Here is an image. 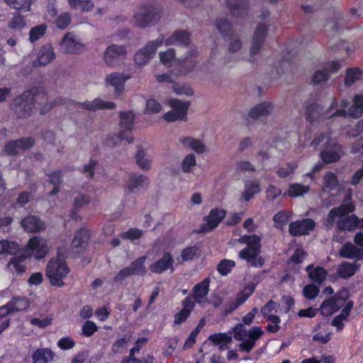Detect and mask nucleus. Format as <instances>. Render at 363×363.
Returning a JSON list of instances; mask_svg holds the SVG:
<instances>
[{"label": "nucleus", "instance_id": "nucleus-29", "mask_svg": "<svg viewBox=\"0 0 363 363\" xmlns=\"http://www.w3.org/2000/svg\"><path fill=\"white\" fill-rule=\"evenodd\" d=\"M21 225L28 233H37L45 229L44 223L35 216H28L23 218Z\"/></svg>", "mask_w": 363, "mask_h": 363}, {"label": "nucleus", "instance_id": "nucleus-45", "mask_svg": "<svg viewBox=\"0 0 363 363\" xmlns=\"http://www.w3.org/2000/svg\"><path fill=\"white\" fill-rule=\"evenodd\" d=\"M339 255L341 257L355 259L359 257V250L351 242H347L340 249Z\"/></svg>", "mask_w": 363, "mask_h": 363}, {"label": "nucleus", "instance_id": "nucleus-48", "mask_svg": "<svg viewBox=\"0 0 363 363\" xmlns=\"http://www.w3.org/2000/svg\"><path fill=\"white\" fill-rule=\"evenodd\" d=\"M11 313L22 311L29 306V301L25 298H13L9 303Z\"/></svg>", "mask_w": 363, "mask_h": 363}, {"label": "nucleus", "instance_id": "nucleus-16", "mask_svg": "<svg viewBox=\"0 0 363 363\" xmlns=\"http://www.w3.org/2000/svg\"><path fill=\"white\" fill-rule=\"evenodd\" d=\"M84 47L82 40L73 33H67L60 43V50L65 53H79Z\"/></svg>", "mask_w": 363, "mask_h": 363}, {"label": "nucleus", "instance_id": "nucleus-32", "mask_svg": "<svg viewBox=\"0 0 363 363\" xmlns=\"http://www.w3.org/2000/svg\"><path fill=\"white\" fill-rule=\"evenodd\" d=\"M256 285L254 283L247 284L245 287L240 291L236 296L235 301L232 303L228 311L235 310L239 306L245 303L248 298L252 294L255 289Z\"/></svg>", "mask_w": 363, "mask_h": 363}, {"label": "nucleus", "instance_id": "nucleus-59", "mask_svg": "<svg viewBox=\"0 0 363 363\" xmlns=\"http://www.w3.org/2000/svg\"><path fill=\"white\" fill-rule=\"evenodd\" d=\"M208 339L216 345L229 344L232 342L231 335L221 333L211 335Z\"/></svg>", "mask_w": 363, "mask_h": 363}, {"label": "nucleus", "instance_id": "nucleus-60", "mask_svg": "<svg viewBox=\"0 0 363 363\" xmlns=\"http://www.w3.org/2000/svg\"><path fill=\"white\" fill-rule=\"evenodd\" d=\"M361 77V71L358 68H352L347 69L345 79L347 86L352 85L355 81L358 80Z\"/></svg>", "mask_w": 363, "mask_h": 363}, {"label": "nucleus", "instance_id": "nucleus-22", "mask_svg": "<svg viewBox=\"0 0 363 363\" xmlns=\"http://www.w3.org/2000/svg\"><path fill=\"white\" fill-rule=\"evenodd\" d=\"M130 78V74L113 72L106 77V82L114 88L116 93L121 94L124 90L125 83Z\"/></svg>", "mask_w": 363, "mask_h": 363}, {"label": "nucleus", "instance_id": "nucleus-37", "mask_svg": "<svg viewBox=\"0 0 363 363\" xmlns=\"http://www.w3.org/2000/svg\"><path fill=\"white\" fill-rule=\"evenodd\" d=\"M352 307L353 302L352 301H347L342 309L341 313L333 320L332 325L335 327L338 330H341L344 327L343 320L349 317Z\"/></svg>", "mask_w": 363, "mask_h": 363}, {"label": "nucleus", "instance_id": "nucleus-4", "mask_svg": "<svg viewBox=\"0 0 363 363\" xmlns=\"http://www.w3.org/2000/svg\"><path fill=\"white\" fill-rule=\"evenodd\" d=\"M238 242L245 244L246 247L240 250L238 257L255 267L263 266L264 259L259 256L261 252V238L257 235H245L241 236Z\"/></svg>", "mask_w": 363, "mask_h": 363}, {"label": "nucleus", "instance_id": "nucleus-12", "mask_svg": "<svg viewBox=\"0 0 363 363\" xmlns=\"http://www.w3.org/2000/svg\"><path fill=\"white\" fill-rule=\"evenodd\" d=\"M164 37L160 36L157 39L150 41L147 45L138 50L134 57L138 65L144 66L155 56L157 50L162 45Z\"/></svg>", "mask_w": 363, "mask_h": 363}, {"label": "nucleus", "instance_id": "nucleus-19", "mask_svg": "<svg viewBox=\"0 0 363 363\" xmlns=\"http://www.w3.org/2000/svg\"><path fill=\"white\" fill-rule=\"evenodd\" d=\"M56 55L51 44L43 45L38 50L37 58L33 60L34 67H45L54 61Z\"/></svg>", "mask_w": 363, "mask_h": 363}, {"label": "nucleus", "instance_id": "nucleus-43", "mask_svg": "<svg viewBox=\"0 0 363 363\" xmlns=\"http://www.w3.org/2000/svg\"><path fill=\"white\" fill-rule=\"evenodd\" d=\"M146 259V256H142L131 262L128 267L133 275L144 276L147 274L145 265Z\"/></svg>", "mask_w": 363, "mask_h": 363}, {"label": "nucleus", "instance_id": "nucleus-5", "mask_svg": "<svg viewBox=\"0 0 363 363\" xmlns=\"http://www.w3.org/2000/svg\"><path fill=\"white\" fill-rule=\"evenodd\" d=\"M196 49L190 48L186 55L184 57L177 59L174 49L169 48L159 54L161 62L169 67H179L181 74H186L191 71L196 65L194 55L196 54Z\"/></svg>", "mask_w": 363, "mask_h": 363}, {"label": "nucleus", "instance_id": "nucleus-61", "mask_svg": "<svg viewBox=\"0 0 363 363\" xmlns=\"http://www.w3.org/2000/svg\"><path fill=\"white\" fill-rule=\"evenodd\" d=\"M143 235V232L138 228H130L128 230L121 233V238L123 239H127L130 241H135L138 240Z\"/></svg>", "mask_w": 363, "mask_h": 363}, {"label": "nucleus", "instance_id": "nucleus-49", "mask_svg": "<svg viewBox=\"0 0 363 363\" xmlns=\"http://www.w3.org/2000/svg\"><path fill=\"white\" fill-rule=\"evenodd\" d=\"M196 165V158L194 154L189 153L186 155L182 161L181 168L184 173H189L192 172Z\"/></svg>", "mask_w": 363, "mask_h": 363}, {"label": "nucleus", "instance_id": "nucleus-14", "mask_svg": "<svg viewBox=\"0 0 363 363\" xmlns=\"http://www.w3.org/2000/svg\"><path fill=\"white\" fill-rule=\"evenodd\" d=\"M347 298V291H342L333 297L325 300L320 307V312L325 316L331 315L344 308L345 303Z\"/></svg>", "mask_w": 363, "mask_h": 363}, {"label": "nucleus", "instance_id": "nucleus-54", "mask_svg": "<svg viewBox=\"0 0 363 363\" xmlns=\"http://www.w3.org/2000/svg\"><path fill=\"white\" fill-rule=\"evenodd\" d=\"M162 109V104L155 99L150 98L146 101L145 112L147 114L160 113Z\"/></svg>", "mask_w": 363, "mask_h": 363}, {"label": "nucleus", "instance_id": "nucleus-44", "mask_svg": "<svg viewBox=\"0 0 363 363\" xmlns=\"http://www.w3.org/2000/svg\"><path fill=\"white\" fill-rule=\"evenodd\" d=\"M309 190L310 187L308 185L293 183L289 184V189L284 194L291 197H298L306 194Z\"/></svg>", "mask_w": 363, "mask_h": 363}, {"label": "nucleus", "instance_id": "nucleus-6", "mask_svg": "<svg viewBox=\"0 0 363 363\" xmlns=\"http://www.w3.org/2000/svg\"><path fill=\"white\" fill-rule=\"evenodd\" d=\"M235 340L240 342L238 347L240 352L249 353L255 347L256 341L263 335V330L257 326L246 330L242 324H237L233 328Z\"/></svg>", "mask_w": 363, "mask_h": 363}, {"label": "nucleus", "instance_id": "nucleus-24", "mask_svg": "<svg viewBox=\"0 0 363 363\" xmlns=\"http://www.w3.org/2000/svg\"><path fill=\"white\" fill-rule=\"evenodd\" d=\"M174 259L170 253L166 252L157 261L150 266V269L152 273L162 274L167 269L174 270Z\"/></svg>", "mask_w": 363, "mask_h": 363}, {"label": "nucleus", "instance_id": "nucleus-42", "mask_svg": "<svg viewBox=\"0 0 363 363\" xmlns=\"http://www.w3.org/2000/svg\"><path fill=\"white\" fill-rule=\"evenodd\" d=\"M28 257L22 252L20 256L12 257L8 263V267L10 270H15L18 274H22L26 271V266L23 262Z\"/></svg>", "mask_w": 363, "mask_h": 363}, {"label": "nucleus", "instance_id": "nucleus-36", "mask_svg": "<svg viewBox=\"0 0 363 363\" xmlns=\"http://www.w3.org/2000/svg\"><path fill=\"white\" fill-rule=\"evenodd\" d=\"M310 279L314 281L318 284H321L325 279L328 272L321 267H315L313 264L307 266L306 269Z\"/></svg>", "mask_w": 363, "mask_h": 363}, {"label": "nucleus", "instance_id": "nucleus-31", "mask_svg": "<svg viewBox=\"0 0 363 363\" xmlns=\"http://www.w3.org/2000/svg\"><path fill=\"white\" fill-rule=\"evenodd\" d=\"M89 239V231L82 228L77 231L72 241V247L76 252H81L86 245Z\"/></svg>", "mask_w": 363, "mask_h": 363}, {"label": "nucleus", "instance_id": "nucleus-35", "mask_svg": "<svg viewBox=\"0 0 363 363\" xmlns=\"http://www.w3.org/2000/svg\"><path fill=\"white\" fill-rule=\"evenodd\" d=\"M135 162L142 170L149 171L152 167L153 158L146 151L140 149L135 155Z\"/></svg>", "mask_w": 363, "mask_h": 363}, {"label": "nucleus", "instance_id": "nucleus-18", "mask_svg": "<svg viewBox=\"0 0 363 363\" xmlns=\"http://www.w3.org/2000/svg\"><path fill=\"white\" fill-rule=\"evenodd\" d=\"M315 223L311 218H305L291 222L289 224V232L293 236L308 235L315 228Z\"/></svg>", "mask_w": 363, "mask_h": 363}, {"label": "nucleus", "instance_id": "nucleus-55", "mask_svg": "<svg viewBox=\"0 0 363 363\" xmlns=\"http://www.w3.org/2000/svg\"><path fill=\"white\" fill-rule=\"evenodd\" d=\"M11 7L17 9L28 11L30 10L32 0H4Z\"/></svg>", "mask_w": 363, "mask_h": 363}, {"label": "nucleus", "instance_id": "nucleus-13", "mask_svg": "<svg viewBox=\"0 0 363 363\" xmlns=\"http://www.w3.org/2000/svg\"><path fill=\"white\" fill-rule=\"evenodd\" d=\"M167 104L172 109L162 116L163 119L167 122L182 120L186 115L189 107V102L178 99H169Z\"/></svg>", "mask_w": 363, "mask_h": 363}, {"label": "nucleus", "instance_id": "nucleus-9", "mask_svg": "<svg viewBox=\"0 0 363 363\" xmlns=\"http://www.w3.org/2000/svg\"><path fill=\"white\" fill-rule=\"evenodd\" d=\"M69 269L65 261V259L60 255L51 259L46 269V274L50 279V284L53 286H62L64 285L63 279L66 277Z\"/></svg>", "mask_w": 363, "mask_h": 363}, {"label": "nucleus", "instance_id": "nucleus-41", "mask_svg": "<svg viewBox=\"0 0 363 363\" xmlns=\"http://www.w3.org/2000/svg\"><path fill=\"white\" fill-rule=\"evenodd\" d=\"M53 359V352L49 348L37 350L33 354V363H49Z\"/></svg>", "mask_w": 363, "mask_h": 363}, {"label": "nucleus", "instance_id": "nucleus-11", "mask_svg": "<svg viewBox=\"0 0 363 363\" xmlns=\"http://www.w3.org/2000/svg\"><path fill=\"white\" fill-rule=\"evenodd\" d=\"M49 247L46 239L38 236H33L28 240L22 252L28 258L33 256L35 259H40L46 256Z\"/></svg>", "mask_w": 363, "mask_h": 363}, {"label": "nucleus", "instance_id": "nucleus-39", "mask_svg": "<svg viewBox=\"0 0 363 363\" xmlns=\"http://www.w3.org/2000/svg\"><path fill=\"white\" fill-rule=\"evenodd\" d=\"M20 250V245L9 240H0V255H13Z\"/></svg>", "mask_w": 363, "mask_h": 363}, {"label": "nucleus", "instance_id": "nucleus-58", "mask_svg": "<svg viewBox=\"0 0 363 363\" xmlns=\"http://www.w3.org/2000/svg\"><path fill=\"white\" fill-rule=\"evenodd\" d=\"M235 266V262L231 259H223L221 260L217 266V269L218 272L223 275L225 276L231 269Z\"/></svg>", "mask_w": 363, "mask_h": 363}, {"label": "nucleus", "instance_id": "nucleus-57", "mask_svg": "<svg viewBox=\"0 0 363 363\" xmlns=\"http://www.w3.org/2000/svg\"><path fill=\"white\" fill-rule=\"evenodd\" d=\"M172 84V89L174 91L175 94L178 95H186V96H191L193 94V90L191 88L185 83H178L174 82L173 81Z\"/></svg>", "mask_w": 363, "mask_h": 363}, {"label": "nucleus", "instance_id": "nucleus-3", "mask_svg": "<svg viewBox=\"0 0 363 363\" xmlns=\"http://www.w3.org/2000/svg\"><path fill=\"white\" fill-rule=\"evenodd\" d=\"M354 210V204L350 201H345L340 206L330 210L328 217V224L337 221L340 230L352 231L358 226L359 218L356 215L347 216Z\"/></svg>", "mask_w": 363, "mask_h": 363}, {"label": "nucleus", "instance_id": "nucleus-63", "mask_svg": "<svg viewBox=\"0 0 363 363\" xmlns=\"http://www.w3.org/2000/svg\"><path fill=\"white\" fill-rule=\"evenodd\" d=\"M91 201L90 197L84 194H79L74 198L73 208L74 209H79L83 206L89 204Z\"/></svg>", "mask_w": 363, "mask_h": 363}, {"label": "nucleus", "instance_id": "nucleus-10", "mask_svg": "<svg viewBox=\"0 0 363 363\" xmlns=\"http://www.w3.org/2000/svg\"><path fill=\"white\" fill-rule=\"evenodd\" d=\"M162 16V10L155 6H143L135 13L134 24L140 28L150 26L157 23Z\"/></svg>", "mask_w": 363, "mask_h": 363}, {"label": "nucleus", "instance_id": "nucleus-28", "mask_svg": "<svg viewBox=\"0 0 363 363\" xmlns=\"http://www.w3.org/2000/svg\"><path fill=\"white\" fill-rule=\"evenodd\" d=\"M231 13L237 17L242 18L247 14V0H225Z\"/></svg>", "mask_w": 363, "mask_h": 363}, {"label": "nucleus", "instance_id": "nucleus-23", "mask_svg": "<svg viewBox=\"0 0 363 363\" xmlns=\"http://www.w3.org/2000/svg\"><path fill=\"white\" fill-rule=\"evenodd\" d=\"M225 216V211L223 209L214 208L210 211L207 216L206 223L202 226L203 232H208L216 228Z\"/></svg>", "mask_w": 363, "mask_h": 363}, {"label": "nucleus", "instance_id": "nucleus-8", "mask_svg": "<svg viewBox=\"0 0 363 363\" xmlns=\"http://www.w3.org/2000/svg\"><path fill=\"white\" fill-rule=\"evenodd\" d=\"M119 116L121 131L108 139V144L109 145H118L123 140L126 141L128 144L133 142V138L130 134V130L134 127L135 115L133 112L131 111H121Z\"/></svg>", "mask_w": 363, "mask_h": 363}, {"label": "nucleus", "instance_id": "nucleus-30", "mask_svg": "<svg viewBox=\"0 0 363 363\" xmlns=\"http://www.w3.org/2000/svg\"><path fill=\"white\" fill-rule=\"evenodd\" d=\"M261 192L260 184L257 181L248 180L245 182V186L240 195V199L247 202Z\"/></svg>", "mask_w": 363, "mask_h": 363}, {"label": "nucleus", "instance_id": "nucleus-21", "mask_svg": "<svg viewBox=\"0 0 363 363\" xmlns=\"http://www.w3.org/2000/svg\"><path fill=\"white\" fill-rule=\"evenodd\" d=\"M150 179L143 174H133L129 177L126 188L130 192L139 191L145 189L150 184Z\"/></svg>", "mask_w": 363, "mask_h": 363}, {"label": "nucleus", "instance_id": "nucleus-26", "mask_svg": "<svg viewBox=\"0 0 363 363\" xmlns=\"http://www.w3.org/2000/svg\"><path fill=\"white\" fill-rule=\"evenodd\" d=\"M267 33V27L264 24H260L256 28L250 48V54L252 55L258 53L260 50Z\"/></svg>", "mask_w": 363, "mask_h": 363}, {"label": "nucleus", "instance_id": "nucleus-7", "mask_svg": "<svg viewBox=\"0 0 363 363\" xmlns=\"http://www.w3.org/2000/svg\"><path fill=\"white\" fill-rule=\"evenodd\" d=\"M348 101L342 99L340 101L334 100L329 109L326 113V116L322 115V108L316 104H312L306 106V118L310 122H315L319 119H325L326 118H332L335 116L345 117L347 112L345 108L348 106Z\"/></svg>", "mask_w": 363, "mask_h": 363}, {"label": "nucleus", "instance_id": "nucleus-34", "mask_svg": "<svg viewBox=\"0 0 363 363\" xmlns=\"http://www.w3.org/2000/svg\"><path fill=\"white\" fill-rule=\"evenodd\" d=\"M194 307V302L191 296L186 297L183 301V308L174 316V323L179 325L186 320Z\"/></svg>", "mask_w": 363, "mask_h": 363}, {"label": "nucleus", "instance_id": "nucleus-56", "mask_svg": "<svg viewBox=\"0 0 363 363\" xmlns=\"http://www.w3.org/2000/svg\"><path fill=\"white\" fill-rule=\"evenodd\" d=\"M47 26L45 24H41L33 27L29 33V39L30 42L34 43L42 38L44 35Z\"/></svg>", "mask_w": 363, "mask_h": 363}, {"label": "nucleus", "instance_id": "nucleus-40", "mask_svg": "<svg viewBox=\"0 0 363 363\" xmlns=\"http://www.w3.org/2000/svg\"><path fill=\"white\" fill-rule=\"evenodd\" d=\"M358 269L359 265L357 263L343 262L337 268V274L340 277L346 279L353 276Z\"/></svg>", "mask_w": 363, "mask_h": 363}, {"label": "nucleus", "instance_id": "nucleus-53", "mask_svg": "<svg viewBox=\"0 0 363 363\" xmlns=\"http://www.w3.org/2000/svg\"><path fill=\"white\" fill-rule=\"evenodd\" d=\"M298 167L297 162H291L286 164L285 165L280 167L277 171V174L281 178H286L292 174L294 173L295 170Z\"/></svg>", "mask_w": 363, "mask_h": 363}, {"label": "nucleus", "instance_id": "nucleus-1", "mask_svg": "<svg viewBox=\"0 0 363 363\" xmlns=\"http://www.w3.org/2000/svg\"><path fill=\"white\" fill-rule=\"evenodd\" d=\"M46 94L43 91L30 89L25 91L21 96L16 98L11 104V108L18 117H29L38 105L40 108V113L44 114L49 111L55 104H65L66 99L61 97L53 101L47 102Z\"/></svg>", "mask_w": 363, "mask_h": 363}, {"label": "nucleus", "instance_id": "nucleus-25", "mask_svg": "<svg viewBox=\"0 0 363 363\" xmlns=\"http://www.w3.org/2000/svg\"><path fill=\"white\" fill-rule=\"evenodd\" d=\"M79 108L94 111L99 109H113L116 104L111 101H104L101 99H95L93 101H86L82 103H77Z\"/></svg>", "mask_w": 363, "mask_h": 363}, {"label": "nucleus", "instance_id": "nucleus-64", "mask_svg": "<svg viewBox=\"0 0 363 363\" xmlns=\"http://www.w3.org/2000/svg\"><path fill=\"white\" fill-rule=\"evenodd\" d=\"M199 255V248L194 246L185 248L181 254L183 261H189L194 259Z\"/></svg>", "mask_w": 363, "mask_h": 363}, {"label": "nucleus", "instance_id": "nucleus-51", "mask_svg": "<svg viewBox=\"0 0 363 363\" xmlns=\"http://www.w3.org/2000/svg\"><path fill=\"white\" fill-rule=\"evenodd\" d=\"M69 6L73 9H80L83 12H88L94 8L91 0H68Z\"/></svg>", "mask_w": 363, "mask_h": 363}, {"label": "nucleus", "instance_id": "nucleus-47", "mask_svg": "<svg viewBox=\"0 0 363 363\" xmlns=\"http://www.w3.org/2000/svg\"><path fill=\"white\" fill-rule=\"evenodd\" d=\"M363 113V96L356 95L353 105L348 110V115L353 118H359Z\"/></svg>", "mask_w": 363, "mask_h": 363}, {"label": "nucleus", "instance_id": "nucleus-52", "mask_svg": "<svg viewBox=\"0 0 363 363\" xmlns=\"http://www.w3.org/2000/svg\"><path fill=\"white\" fill-rule=\"evenodd\" d=\"M338 181L335 174L328 172L323 178V191H330L337 187Z\"/></svg>", "mask_w": 363, "mask_h": 363}, {"label": "nucleus", "instance_id": "nucleus-27", "mask_svg": "<svg viewBox=\"0 0 363 363\" xmlns=\"http://www.w3.org/2000/svg\"><path fill=\"white\" fill-rule=\"evenodd\" d=\"M179 143L186 148L194 151L197 154H203L207 151L203 140L191 136L179 138Z\"/></svg>", "mask_w": 363, "mask_h": 363}, {"label": "nucleus", "instance_id": "nucleus-17", "mask_svg": "<svg viewBox=\"0 0 363 363\" xmlns=\"http://www.w3.org/2000/svg\"><path fill=\"white\" fill-rule=\"evenodd\" d=\"M341 67V65L337 61L328 62L324 67L316 70L311 77V82L314 84H319L327 81L330 75L337 72Z\"/></svg>", "mask_w": 363, "mask_h": 363}, {"label": "nucleus", "instance_id": "nucleus-20", "mask_svg": "<svg viewBox=\"0 0 363 363\" xmlns=\"http://www.w3.org/2000/svg\"><path fill=\"white\" fill-rule=\"evenodd\" d=\"M210 279L206 278L201 282L196 284L192 291V301L203 306L208 303L207 295L209 291Z\"/></svg>", "mask_w": 363, "mask_h": 363}, {"label": "nucleus", "instance_id": "nucleus-15", "mask_svg": "<svg viewBox=\"0 0 363 363\" xmlns=\"http://www.w3.org/2000/svg\"><path fill=\"white\" fill-rule=\"evenodd\" d=\"M127 53V49L125 45L111 44L106 48L104 52V61L108 67H116L118 60L124 58Z\"/></svg>", "mask_w": 363, "mask_h": 363}, {"label": "nucleus", "instance_id": "nucleus-2", "mask_svg": "<svg viewBox=\"0 0 363 363\" xmlns=\"http://www.w3.org/2000/svg\"><path fill=\"white\" fill-rule=\"evenodd\" d=\"M312 146H321L323 150L320 156L325 163H332L338 161L344 155L342 146L335 138L332 137L331 131L320 134L311 142Z\"/></svg>", "mask_w": 363, "mask_h": 363}, {"label": "nucleus", "instance_id": "nucleus-62", "mask_svg": "<svg viewBox=\"0 0 363 363\" xmlns=\"http://www.w3.org/2000/svg\"><path fill=\"white\" fill-rule=\"evenodd\" d=\"M49 178L50 182L55 186L50 192V195H54L59 191V187L57 186L60 184L62 181V175L60 172L56 171L49 174Z\"/></svg>", "mask_w": 363, "mask_h": 363}, {"label": "nucleus", "instance_id": "nucleus-38", "mask_svg": "<svg viewBox=\"0 0 363 363\" xmlns=\"http://www.w3.org/2000/svg\"><path fill=\"white\" fill-rule=\"evenodd\" d=\"M273 106L270 102H263L253 107L250 111V116L254 119L266 116L272 112Z\"/></svg>", "mask_w": 363, "mask_h": 363}, {"label": "nucleus", "instance_id": "nucleus-46", "mask_svg": "<svg viewBox=\"0 0 363 363\" xmlns=\"http://www.w3.org/2000/svg\"><path fill=\"white\" fill-rule=\"evenodd\" d=\"M363 113V96L356 95L353 105L348 110V115L353 118H359Z\"/></svg>", "mask_w": 363, "mask_h": 363}, {"label": "nucleus", "instance_id": "nucleus-50", "mask_svg": "<svg viewBox=\"0 0 363 363\" xmlns=\"http://www.w3.org/2000/svg\"><path fill=\"white\" fill-rule=\"evenodd\" d=\"M291 216V213L289 211H281L277 212L273 217L274 227L276 228H281L288 223Z\"/></svg>", "mask_w": 363, "mask_h": 363}, {"label": "nucleus", "instance_id": "nucleus-33", "mask_svg": "<svg viewBox=\"0 0 363 363\" xmlns=\"http://www.w3.org/2000/svg\"><path fill=\"white\" fill-rule=\"evenodd\" d=\"M189 43V35L184 30L174 32L165 41L166 45H180L181 46H188Z\"/></svg>", "mask_w": 363, "mask_h": 363}]
</instances>
